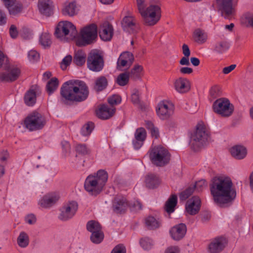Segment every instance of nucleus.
Masks as SVG:
<instances>
[{"label": "nucleus", "mask_w": 253, "mask_h": 253, "mask_svg": "<svg viewBox=\"0 0 253 253\" xmlns=\"http://www.w3.org/2000/svg\"><path fill=\"white\" fill-rule=\"evenodd\" d=\"M165 253H179V250L177 247H171L168 248Z\"/></svg>", "instance_id": "64"}, {"label": "nucleus", "mask_w": 253, "mask_h": 253, "mask_svg": "<svg viewBox=\"0 0 253 253\" xmlns=\"http://www.w3.org/2000/svg\"><path fill=\"white\" fill-rule=\"evenodd\" d=\"M7 9L10 14L15 15L21 12L23 6L21 3L16 1L14 4L11 5Z\"/></svg>", "instance_id": "43"}, {"label": "nucleus", "mask_w": 253, "mask_h": 253, "mask_svg": "<svg viewBox=\"0 0 253 253\" xmlns=\"http://www.w3.org/2000/svg\"><path fill=\"white\" fill-rule=\"evenodd\" d=\"M107 179V172L104 170H99L96 174L87 176L84 182V188L91 195H96L102 190Z\"/></svg>", "instance_id": "4"}, {"label": "nucleus", "mask_w": 253, "mask_h": 253, "mask_svg": "<svg viewBox=\"0 0 253 253\" xmlns=\"http://www.w3.org/2000/svg\"><path fill=\"white\" fill-rule=\"evenodd\" d=\"M134 60L133 54L129 52L122 53L117 61V68L119 70H123L125 67H130Z\"/></svg>", "instance_id": "18"}, {"label": "nucleus", "mask_w": 253, "mask_h": 253, "mask_svg": "<svg viewBox=\"0 0 253 253\" xmlns=\"http://www.w3.org/2000/svg\"><path fill=\"white\" fill-rule=\"evenodd\" d=\"M64 15L73 16L77 14V6L75 1L66 2L62 10Z\"/></svg>", "instance_id": "29"}, {"label": "nucleus", "mask_w": 253, "mask_h": 253, "mask_svg": "<svg viewBox=\"0 0 253 253\" xmlns=\"http://www.w3.org/2000/svg\"><path fill=\"white\" fill-rule=\"evenodd\" d=\"M94 128V124L89 122L84 126L82 128V133L83 135L86 136L90 134Z\"/></svg>", "instance_id": "50"}, {"label": "nucleus", "mask_w": 253, "mask_h": 253, "mask_svg": "<svg viewBox=\"0 0 253 253\" xmlns=\"http://www.w3.org/2000/svg\"><path fill=\"white\" fill-rule=\"evenodd\" d=\"M179 71L182 74H190L193 72V69L190 67H185L181 68Z\"/></svg>", "instance_id": "63"}, {"label": "nucleus", "mask_w": 253, "mask_h": 253, "mask_svg": "<svg viewBox=\"0 0 253 253\" xmlns=\"http://www.w3.org/2000/svg\"><path fill=\"white\" fill-rule=\"evenodd\" d=\"M186 232V226L183 223H180L173 227L170 230L172 238L174 240H180L184 237Z\"/></svg>", "instance_id": "22"}, {"label": "nucleus", "mask_w": 253, "mask_h": 253, "mask_svg": "<svg viewBox=\"0 0 253 253\" xmlns=\"http://www.w3.org/2000/svg\"><path fill=\"white\" fill-rule=\"evenodd\" d=\"M29 59L31 61H36L39 58V54L35 50H31L28 53Z\"/></svg>", "instance_id": "58"}, {"label": "nucleus", "mask_w": 253, "mask_h": 253, "mask_svg": "<svg viewBox=\"0 0 253 253\" xmlns=\"http://www.w3.org/2000/svg\"><path fill=\"white\" fill-rule=\"evenodd\" d=\"M177 204V196L175 195H171L165 204V210L169 213L174 211V208Z\"/></svg>", "instance_id": "34"}, {"label": "nucleus", "mask_w": 253, "mask_h": 253, "mask_svg": "<svg viewBox=\"0 0 253 253\" xmlns=\"http://www.w3.org/2000/svg\"><path fill=\"white\" fill-rule=\"evenodd\" d=\"M220 93V88L218 86H214L211 89V94L212 96L216 97Z\"/></svg>", "instance_id": "59"}, {"label": "nucleus", "mask_w": 253, "mask_h": 253, "mask_svg": "<svg viewBox=\"0 0 253 253\" xmlns=\"http://www.w3.org/2000/svg\"><path fill=\"white\" fill-rule=\"evenodd\" d=\"M54 34L57 39L66 41L75 39L77 36V31L72 23L64 21L58 24Z\"/></svg>", "instance_id": "7"}, {"label": "nucleus", "mask_w": 253, "mask_h": 253, "mask_svg": "<svg viewBox=\"0 0 253 253\" xmlns=\"http://www.w3.org/2000/svg\"><path fill=\"white\" fill-rule=\"evenodd\" d=\"M127 207V203L125 198H116L113 203V210L116 213L124 212Z\"/></svg>", "instance_id": "27"}, {"label": "nucleus", "mask_w": 253, "mask_h": 253, "mask_svg": "<svg viewBox=\"0 0 253 253\" xmlns=\"http://www.w3.org/2000/svg\"><path fill=\"white\" fill-rule=\"evenodd\" d=\"M9 34L11 37L13 39L16 38L18 35V31L15 25H11L9 29Z\"/></svg>", "instance_id": "60"}, {"label": "nucleus", "mask_w": 253, "mask_h": 253, "mask_svg": "<svg viewBox=\"0 0 253 253\" xmlns=\"http://www.w3.org/2000/svg\"><path fill=\"white\" fill-rule=\"evenodd\" d=\"M137 9L145 25L152 26L156 24L161 18V7L152 4L147 6L145 0H136Z\"/></svg>", "instance_id": "3"}, {"label": "nucleus", "mask_w": 253, "mask_h": 253, "mask_svg": "<svg viewBox=\"0 0 253 253\" xmlns=\"http://www.w3.org/2000/svg\"><path fill=\"white\" fill-rule=\"evenodd\" d=\"M208 138L209 134L206 126L203 124H198L191 135V148L194 151H198L206 144Z\"/></svg>", "instance_id": "5"}, {"label": "nucleus", "mask_w": 253, "mask_h": 253, "mask_svg": "<svg viewBox=\"0 0 253 253\" xmlns=\"http://www.w3.org/2000/svg\"><path fill=\"white\" fill-rule=\"evenodd\" d=\"M161 183L159 177L156 174L149 173L145 178V184L147 188L154 189L157 188Z\"/></svg>", "instance_id": "28"}, {"label": "nucleus", "mask_w": 253, "mask_h": 253, "mask_svg": "<svg viewBox=\"0 0 253 253\" xmlns=\"http://www.w3.org/2000/svg\"><path fill=\"white\" fill-rule=\"evenodd\" d=\"M25 220L29 224H33L36 222V217L34 214H30L26 217Z\"/></svg>", "instance_id": "61"}, {"label": "nucleus", "mask_w": 253, "mask_h": 253, "mask_svg": "<svg viewBox=\"0 0 253 253\" xmlns=\"http://www.w3.org/2000/svg\"><path fill=\"white\" fill-rule=\"evenodd\" d=\"M243 20L246 26L253 29V13H246L243 17Z\"/></svg>", "instance_id": "47"}, {"label": "nucleus", "mask_w": 253, "mask_h": 253, "mask_svg": "<svg viewBox=\"0 0 253 253\" xmlns=\"http://www.w3.org/2000/svg\"><path fill=\"white\" fill-rule=\"evenodd\" d=\"M167 120L166 125L168 129L169 130L173 129L177 127V123L175 120L171 119V118Z\"/></svg>", "instance_id": "55"}, {"label": "nucleus", "mask_w": 253, "mask_h": 253, "mask_svg": "<svg viewBox=\"0 0 253 253\" xmlns=\"http://www.w3.org/2000/svg\"><path fill=\"white\" fill-rule=\"evenodd\" d=\"M236 65L235 64L231 65L229 66L224 67L222 70V72L224 74H228L235 69Z\"/></svg>", "instance_id": "62"}, {"label": "nucleus", "mask_w": 253, "mask_h": 253, "mask_svg": "<svg viewBox=\"0 0 253 253\" xmlns=\"http://www.w3.org/2000/svg\"><path fill=\"white\" fill-rule=\"evenodd\" d=\"M38 8L41 13L46 16L53 13V3L51 0H40Z\"/></svg>", "instance_id": "23"}, {"label": "nucleus", "mask_w": 253, "mask_h": 253, "mask_svg": "<svg viewBox=\"0 0 253 253\" xmlns=\"http://www.w3.org/2000/svg\"><path fill=\"white\" fill-rule=\"evenodd\" d=\"M77 209L78 204L76 202H69L62 208L59 217L62 220H67L74 215Z\"/></svg>", "instance_id": "14"}, {"label": "nucleus", "mask_w": 253, "mask_h": 253, "mask_svg": "<svg viewBox=\"0 0 253 253\" xmlns=\"http://www.w3.org/2000/svg\"><path fill=\"white\" fill-rule=\"evenodd\" d=\"M87 230L91 232H99L102 230V228L98 222L94 220H90L88 221L86 224Z\"/></svg>", "instance_id": "40"}, {"label": "nucleus", "mask_w": 253, "mask_h": 253, "mask_svg": "<svg viewBox=\"0 0 253 253\" xmlns=\"http://www.w3.org/2000/svg\"><path fill=\"white\" fill-rule=\"evenodd\" d=\"M173 87L175 90L180 94L188 92L191 89L190 81L186 78L180 77L173 82Z\"/></svg>", "instance_id": "16"}, {"label": "nucleus", "mask_w": 253, "mask_h": 253, "mask_svg": "<svg viewBox=\"0 0 253 253\" xmlns=\"http://www.w3.org/2000/svg\"><path fill=\"white\" fill-rule=\"evenodd\" d=\"M228 48L229 45L226 42H220L215 45L214 51L218 54H221L227 50Z\"/></svg>", "instance_id": "45"}, {"label": "nucleus", "mask_w": 253, "mask_h": 253, "mask_svg": "<svg viewBox=\"0 0 253 253\" xmlns=\"http://www.w3.org/2000/svg\"><path fill=\"white\" fill-rule=\"evenodd\" d=\"M193 37L196 42L198 43H203L206 42L207 39V35L204 31L197 29L193 33Z\"/></svg>", "instance_id": "36"}, {"label": "nucleus", "mask_w": 253, "mask_h": 253, "mask_svg": "<svg viewBox=\"0 0 253 253\" xmlns=\"http://www.w3.org/2000/svg\"><path fill=\"white\" fill-rule=\"evenodd\" d=\"M201 200L198 197H193L186 205V211L190 215L197 214L200 209Z\"/></svg>", "instance_id": "20"}, {"label": "nucleus", "mask_w": 253, "mask_h": 253, "mask_svg": "<svg viewBox=\"0 0 253 253\" xmlns=\"http://www.w3.org/2000/svg\"><path fill=\"white\" fill-rule=\"evenodd\" d=\"M226 244L227 241L225 238H215L209 245L208 251L210 253H219L224 249Z\"/></svg>", "instance_id": "17"}, {"label": "nucleus", "mask_w": 253, "mask_h": 253, "mask_svg": "<svg viewBox=\"0 0 253 253\" xmlns=\"http://www.w3.org/2000/svg\"><path fill=\"white\" fill-rule=\"evenodd\" d=\"M230 152L232 157L238 160L244 159L247 154V149L244 146L239 145L231 147Z\"/></svg>", "instance_id": "25"}, {"label": "nucleus", "mask_w": 253, "mask_h": 253, "mask_svg": "<svg viewBox=\"0 0 253 253\" xmlns=\"http://www.w3.org/2000/svg\"><path fill=\"white\" fill-rule=\"evenodd\" d=\"M209 186L213 200L219 206L223 207L236 197V192L229 177L215 176L211 180Z\"/></svg>", "instance_id": "1"}, {"label": "nucleus", "mask_w": 253, "mask_h": 253, "mask_svg": "<svg viewBox=\"0 0 253 253\" xmlns=\"http://www.w3.org/2000/svg\"><path fill=\"white\" fill-rule=\"evenodd\" d=\"M149 158L152 163L155 166L164 167L169 163L170 154L166 148L158 145L150 150Z\"/></svg>", "instance_id": "6"}, {"label": "nucleus", "mask_w": 253, "mask_h": 253, "mask_svg": "<svg viewBox=\"0 0 253 253\" xmlns=\"http://www.w3.org/2000/svg\"><path fill=\"white\" fill-rule=\"evenodd\" d=\"M221 15L226 19H230L233 15L234 8L233 0H216Z\"/></svg>", "instance_id": "13"}, {"label": "nucleus", "mask_w": 253, "mask_h": 253, "mask_svg": "<svg viewBox=\"0 0 253 253\" xmlns=\"http://www.w3.org/2000/svg\"><path fill=\"white\" fill-rule=\"evenodd\" d=\"M143 67L138 64L135 65L130 70V72H128L129 74V78L133 80H137L140 79L142 76V72L143 71Z\"/></svg>", "instance_id": "30"}, {"label": "nucleus", "mask_w": 253, "mask_h": 253, "mask_svg": "<svg viewBox=\"0 0 253 253\" xmlns=\"http://www.w3.org/2000/svg\"><path fill=\"white\" fill-rule=\"evenodd\" d=\"M103 56L96 51H91L88 54L87 59L88 68L92 71L98 72L101 71L104 67Z\"/></svg>", "instance_id": "11"}, {"label": "nucleus", "mask_w": 253, "mask_h": 253, "mask_svg": "<svg viewBox=\"0 0 253 253\" xmlns=\"http://www.w3.org/2000/svg\"><path fill=\"white\" fill-rule=\"evenodd\" d=\"M140 244L142 247L145 250L150 249L153 245L151 240L147 237L142 238L140 241Z\"/></svg>", "instance_id": "49"}, {"label": "nucleus", "mask_w": 253, "mask_h": 253, "mask_svg": "<svg viewBox=\"0 0 253 253\" xmlns=\"http://www.w3.org/2000/svg\"><path fill=\"white\" fill-rule=\"evenodd\" d=\"M146 136V132L145 130L143 128H140L136 130L135 133V137L137 141H140L141 144L137 142H135L134 143V145L135 148H139L142 142L145 140Z\"/></svg>", "instance_id": "31"}, {"label": "nucleus", "mask_w": 253, "mask_h": 253, "mask_svg": "<svg viewBox=\"0 0 253 253\" xmlns=\"http://www.w3.org/2000/svg\"><path fill=\"white\" fill-rule=\"evenodd\" d=\"M20 70L17 67L9 66L5 72L0 74V79L3 82H12L18 79L20 75Z\"/></svg>", "instance_id": "15"}, {"label": "nucleus", "mask_w": 253, "mask_h": 253, "mask_svg": "<svg viewBox=\"0 0 253 253\" xmlns=\"http://www.w3.org/2000/svg\"><path fill=\"white\" fill-rule=\"evenodd\" d=\"M160 223L159 219H156L153 216H150L145 219V224L147 227L150 229L158 228L160 226Z\"/></svg>", "instance_id": "38"}, {"label": "nucleus", "mask_w": 253, "mask_h": 253, "mask_svg": "<svg viewBox=\"0 0 253 253\" xmlns=\"http://www.w3.org/2000/svg\"><path fill=\"white\" fill-rule=\"evenodd\" d=\"M115 112V108L109 107L107 105L102 104L96 111L97 117L102 120H107L112 117Z\"/></svg>", "instance_id": "21"}, {"label": "nucleus", "mask_w": 253, "mask_h": 253, "mask_svg": "<svg viewBox=\"0 0 253 253\" xmlns=\"http://www.w3.org/2000/svg\"><path fill=\"white\" fill-rule=\"evenodd\" d=\"M76 151L79 154L82 155H86L89 153V150L84 144H79L76 146Z\"/></svg>", "instance_id": "52"}, {"label": "nucleus", "mask_w": 253, "mask_h": 253, "mask_svg": "<svg viewBox=\"0 0 253 253\" xmlns=\"http://www.w3.org/2000/svg\"><path fill=\"white\" fill-rule=\"evenodd\" d=\"M59 199L58 194H53L44 196L40 201L41 207L47 208L54 205Z\"/></svg>", "instance_id": "26"}, {"label": "nucleus", "mask_w": 253, "mask_h": 253, "mask_svg": "<svg viewBox=\"0 0 253 253\" xmlns=\"http://www.w3.org/2000/svg\"><path fill=\"white\" fill-rule=\"evenodd\" d=\"M111 253H126V248L122 244L118 245L114 248Z\"/></svg>", "instance_id": "56"}, {"label": "nucleus", "mask_w": 253, "mask_h": 253, "mask_svg": "<svg viewBox=\"0 0 253 253\" xmlns=\"http://www.w3.org/2000/svg\"><path fill=\"white\" fill-rule=\"evenodd\" d=\"M104 238V234L102 230L99 232H93L90 236L91 241L95 244L101 243Z\"/></svg>", "instance_id": "44"}, {"label": "nucleus", "mask_w": 253, "mask_h": 253, "mask_svg": "<svg viewBox=\"0 0 253 253\" xmlns=\"http://www.w3.org/2000/svg\"><path fill=\"white\" fill-rule=\"evenodd\" d=\"M212 108L215 113L223 117L231 116L234 111L233 105L225 98H220L215 100Z\"/></svg>", "instance_id": "9"}, {"label": "nucleus", "mask_w": 253, "mask_h": 253, "mask_svg": "<svg viewBox=\"0 0 253 253\" xmlns=\"http://www.w3.org/2000/svg\"><path fill=\"white\" fill-rule=\"evenodd\" d=\"M99 35L103 40H110L113 35V28L112 25L108 22H104L100 28Z\"/></svg>", "instance_id": "24"}, {"label": "nucleus", "mask_w": 253, "mask_h": 253, "mask_svg": "<svg viewBox=\"0 0 253 253\" xmlns=\"http://www.w3.org/2000/svg\"><path fill=\"white\" fill-rule=\"evenodd\" d=\"M45 124L44 118L42 114L35 111L25 120L26 127L30 130H35L42 128Z\"/></svg>", "instance_id": "10"}, {"label": "nucleus", "mask_w": 253, "mask_h": 253, "mask_svg": "<svg viewBox=\"0 0 253 253\" xmlns=\"http://www.w3.org/2000/svg\"><path fill=\"white\" fill-rule=\"evenodd\" d=\"M206 185L207 183L206 181L205 180H201L192 186H194V189L196 188L198 191H201L202 188Z\"/></svg>", "instance_id": "57"}, {"label": "nucleus", "mask_w": 253, "mask_h": 253, "mask_svg": "<svg viewBox=\"0 0 253 253\" xmlns=\"http://www.w3.org/2000/svg\"><path fill=\"white\" fill-rule=\"evenodd\" d=\"M121 97L120 96L116 94L112 95L108 98V102L111 105H115L120 104L121 102Z\"/></svg>", "instance_id": "51"}, {"label": "nucleus", "mask_w": 253, "mask_h": 253, "mask_svg": "<svg viewBox=\"0 0 253 253\" xmlns=\"http://www.w3.org/2000/svg\"><path fill=\"white\" fill-rule=\"evenodd\" d=\"M156 113L161 120H168L174 113V106L170 102L161 101L156 107Z\"/></svg>", "instance_id": "12"}, {"label": "nucleus", "mask_w": 253, "mask_h": 253, "mask_svg": "<svg viewBox=\"0 0 253 253\" xmlns=\"http://www.w3.org/2000/svg\"><path fill=\"white\" fill-rule=\"evenodd\" d=\"M129 74L128 72L120 74L116 80V83L120 86H124L127 85L129 81Z\"/></svg>", "instance_id": "37"}, {"label": "nucleus", "mask_w": 253, "mask_h": 253, "mask_svg": "<svg viewBox=\"0 0 253 253\" xmlns=\"http://www.w3.org/2000/svg\"><path fill=\"white\" fill-rule=\"evenodd\" d=\"M97 36V28L92 24L84 27L80 31V35L76 40L79 46H85L93 43Z\"/></svg>", "instance_id": "8"}, {"label": "nucleus", "mask_w": 253, "mask_h": 253, "mask_svg": "<svg viewBox=\"0 0 253 253\" xmlns=\"http://www.w3.org/2000/svg\"><path fill=\"white\" fill-rule=\"evenodd\" d=\"M24 102L29 106H33L36 103V93L33 89H30L26 92L24 96Z\"/></svg>", "instance_id": "32"}, {"label": "nucleus", "mask_w": 253, "mask_h": 253, "mask_svg": "<svg viewBox=\"0 0 253 253\" xmlns=\"http://www.w3.org/2000/svg\"><path fill=\"white\" fill-rule=\"evenodd\" d=\"M86 54L82 50H78L75 52L73 62L79 66L84 65L85 62Z\"/></svg>", "instance_id": "33"}, {"label": "nucleus", "mask_w": 253, "mask_h": 253, "mask_svg": "<svg viewBox=\"0 0 253 253\" xmlns=\"http://www.w3.org/2000/svg\"><path fill=\"white\" fill-rule=\"evenodd\" d=\"M131 100L133 104H138L140 102L139 91L137 89H134L131 95Z\"/></svg>", "instance_id": "54"}, {"label": "nucleus", "mask_w": 253, "mask_h": 253, "mask_svg": "<svg viewBox=\"0 0 253 253\" xmlns=\"http://www.w3.org/2000/svg\"><path fill=\"white\" fill-rule=\"evenodd\" d=\"M58 85V79L56 78L51 79L47 83L46 85V89L48 94H50L52 93L55 89H56Z\"/></svg>", "instance_id": "42"}, {"label": "nucleus", "mask_w": 253, "mask_h": 253, "mask_svg": "<svg viewBox=\"0 0 253 253\" xmlns=\"http://www.w3.org/2000/svg\"><path fill=\"white\" fill-rule=\"evenodd\" d=\"M72 60V57L70 55L66 56L61 63V68L62 70H65L68 66H69Z\"/></svg>", "instance_id": "53"}, {"label": "nucleus", "mask_w": 253, "mask_h": 253, "mask_svg": "<svg viewBox=\"0 0 253 253\" xmlns=\"http://www.w3.org/2000/svg\"><path fill=\"white\" fill-rule=\"evenodd\" d=\"M122 26L123 30L130 33L137 32L138 27L137 21L133 16H126L122 21Z\"/></svg>", "instance_id": "19"}, {"label": "nucleus", "mask_w": 253, "mask_h": 253, "mask_svg": "<svg viewBox=\"0 0 253 253\" xmlns=\"http://www.w3.org/2000/svg\"><path fill=\"white\" fill-rule=\"evenodd\" d=\"M17 243L22 248L27 247L29 244V237L27 234L25 232H21L17 239Z\"/></svg>", "instance_id": "41"}, {"label": "nucleus", "mask_w": 253, "mask_h": 253, "mask_svg": "<svg viewBox=\"0 0 253 253\" xmlns=\"http://www.w3.org/2000/svg\"><path fill=\"white\" fill-rule=\"evenodd\" d=\"M146 126L151 133V135L155 138H157L159 136V129L155 127L154 124L151 122H146Z\"/></svg>", "instance_id": "46"}, {"label": "nucleus", "mask_w": 253, "mask_h": 253, "mask_svg": "<svg viewBox=\"0 0 253 253\" xmlns=\"http://www.w3.org/2000/svg\"><path fill=\"white\" fill-rule=\"evenodd\" d=\"M61 94L66 100L80 102L87 98L88 90L83 82L69 81L63 85Z\"/></svg>", "instance_id": "2"}, {"label": "nucleus", "mask_w": 253, "mask_h": 253, "mask_svg": "<svg viewBox=\"0 0 253 253\" xmlns=\"http://www.w3.org/2000/svg\"><path fill=\"white\" fill-rule=\"evenodd\" d=\"M40 42L44 48L49 47L52 43L51 36L49 33L46 32L42 33L40 38Z\"/></svg>", "instance_id": "39"}, {"label": "nucleus", "mask_w": 253, "mask_h": 253, "mask_svg": "<svg viewBox=\"0 0 253 253\" xmlns=\"http://www.w3.org/2000/svg\"><path fill=\"white\" fill-rule=\"evenodd\" d=\"M108 85V81L104 76H100L97 78L95 82L94 89L97 91L104 90Z\"/></svg>", "instance_id": "35"}, {"label": "nucleus", "mask_w": 253, "mask_h": 253, "mask_svg": "<svg viewBox=\"0 0 253 253\" xmlns=\"http://www.w3.org/2000/svg\"><path fill=\"white\" fill-rule=\"evenodd\" d=\"M194 186H189L185 190L182 192L179 195V198L182 201L187 199L194 192Z\"/></svg>", "instance_id": "48"}]
</instances>
